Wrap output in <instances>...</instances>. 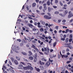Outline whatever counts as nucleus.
<instances>
[{
  "label": "nucleus",
  "instance_id": "obj_64",
  "mask_svg": "<svg viewBox=\"0 0 73 73\" xmlns=\"http://www.w3.org/2000/svg\"><path fill=\"white\" fill-rule=\"evenodd\" d=\"M46 70H44V72L43 73H47Z\"/></svg>",
  "mask_w": 73,
  "mask_h": 73
},
{
  "label": "nucleus",
  "instance_id": "obj_43",
  "mask_svg": "<svg viewBox=\"0 0 73 73\" xmlns=\"http://www.w3.org/2000/svg\"><path fill=\"white\" fill-rule=\"evenodd\" d=\"M39 53L40 54H41L42 55H44V54H43V53H42V52H39Z\"/></svg>",
  "mask_w": 73,
  "mask_h": 73
},
{
  "label": "nucleus",
  "instance_id": "obj_45",
  "mask_svg": "<svg viewBox=\"0 0 73 73\" xmlns=\"http://www.w3.org/2000/svg\"><path fill=\"white\" fill-rule=\"evenodd\" d=\"M40 38L41 40H45V38H43L42 37H40Z\"/></svg>",
  "mask_w": 73,
  "mask_h": 73
},
{
  "label": "nucleus",
  "instance_id": "obj_44",
  "mask_svg": "<svg viewBox=\"0 0 73 73\" xmlns=\"http://www.w3.org/2000/svg\"><path fill=\"white\" fill-rule=\"evenodd\" d=\"M58 0H55V3L56 4H57V3H58Z\"/></svg>",
  "mask_w": 73,
  "mask_h": 73
},
{
  "label": "nucleus",
  "instance_id": "obj_27",
  "mask_svg": "<svg viewBox=\"0 0 73 73\" xmlns=\"http://www.w3.org/2000/svg\"><path fill=\"white\" fill-rule=\"evenodd\" d=\"M11 60L12 62H13L14 60H15L14 59V58L13 57L11 58Z\"/></svg>",
  "mask_w": 73,
  "mask_h": 73
},
{
  "label": "nucleus",
  "instance_id": "obj_13",
  "mask_svg": "<svg viewBox=\"0 0 73 73\" xmlns=\"http://www.w3.org/2000/svg\"><path fill=\"white\" fill-rule=\"evenodd\" d=\"M62 58H63V57H64V58L65 57V58H67V57H68V55H62Z\"/></svg>",
  "mask_w": 73,
  "mask_h": 73
},
{
  "label": "nucleus",
  "instance_id": "obj_11",
  "mask_svg": "<svg viewBox=\"0 0 73 73\" xmlns=\"http://www.w3.org/2000/svg\"><path fill=\"white\" fill-rule=\"evenodd\" d=\"M9 70H10V71H11V72L12 73H15V71H14V70H13L11 68H9Z\"/></svg>",
  "mask_w": 73,
  "mask_h": 73
},
{
  "label": "nucleus",
  "instance_id": "obj_35",
  "mask_svg": "<svg viewBox=\"0 0 73 73\" xmlns=\"http://www.w3.org/2000/svg\"><path fill=\"white\" fill-rule=\"evenodd\" d=\"M68 46L69 48H70V49H72V46H71V45H69Z\"/></svg>",
  "mask_w": 73,
  "mask_h": 73
},
{
  "label": "nucleus",
  "instance_id": "obj_4",
  "mask_svg": "<svg viewBox=\"0 0 73 73\" xmlns=\"http://www.w3.org/2000/svg\"><path fill=\"white\" fill-rule=\"evenodd\" d=\"M69 15L68 16V17L69 18H70V17H72V16H73V14L72 13V12L69 11L68 13Z\"/></svg>",
  "mask_w": 73,
  "mask_h": 73
},
{
  "label": "nucleus",
  "instance_id": "obj_58",
  "mask_svg": "<svg viewBox=\"0 0 73 73\" xmlns=\"http://www.w3.org/2000/svg\"><path fill=\"white\" fill-rule=\"evenodd\" d=\"M47 14L48 16H50L51 14L50 13H47Z\"/></svg>",
  "mask_w": 73,
  "mask_h": 73
},
{
  "label": "nucleus",
  "instance_id": "obj_40",
  "mask_svg": "<svg viewBox=\"0 0 73 73\" xmlns=\"http://www.w3.org/2000/svg\"><path fill=\"white\" fill-rule=\"evenodd\" d=\"M23 42L25 43H27V41L23 39Z\"/></svg>",
  "mask_w": 73,
  "mask_h": 73
},
{
  "label": "nucleus",
  "instance_id": "obj_23",
  "mask_svg": "<svg viewBox=\"0 0 73 73\" xmlns=\"http://www.w3.org/2000/svg\"><path fill=\"white\" fill-rule=\"evenodd\" d=\"M36 3H34L32 4V7H35V6H36Z\"/></svg>",
  "mask_w": 73,
  "mask_h": 73
},
{
  "label": "nucleus",
  "instance_id": "obj_42",
  "mask_svg": "<svg viewBox=\"0 0 73 73\" xmlns=\"http://www.w3.org/2000/svg\"><path fill=\"white\" fill-rule=\"evenodd\" d=\"M3 68H4L5 69H7V67L6 66H4V65L3 66Z\"/></svg>",
  "mask_w": 73,
  "mask_h": 73
},
{
  "label": "nucleus",
  "instance_id": "obj_59",
  "mask_svg": "<svg viewBox=\"0 0 73 73\" xmlns=\"http://www.w3.org/2000/svg\"><path fill=\"white\" fill-rule=\"evenodd\" d=\"M50 32H52L53 31V30L52 29V28H50Z\"/></svg>",
  "mask_w": 73,
  "mask_h": 73
},
{
  "label": "nucleus",
  "instance_id": "obj_22",
  "mask_svg": "<svg viewBox=\"0 0 73 73\" xmlns=\"http://www.w3.org/2000/svg\"><path fill=\"white\" fill-rule=\"evenodd\" d=\"M56 42H55L53 44V46H54V47H55V46H56Z\"/></svg>",
  "mask_w": 73,
  "mask_h": 73
},
{
  "label": "nucleus",
  "instance_id": "obj_48",
  "mask_svg": "<svg viewBox=\"0 0 73 73\" xmlns=\"http://www.w3.org/2000/svg\"><path fill=\"white\" fill-rule=\"evenodd\" d=\"M66 42H68V38H67L66 39Z\"/></svg>",
  "mask_w": 73,
  "mask_h": 73
},
{
  "label": "nucleus",
  "instance_id": "obj_10",
  "mask_svg": "<svg viewBox=\"0 0 73 73\" xmlns=\"http://www.w3.org/2000/svg\"><path fill=\"white\" fill-rule=\"evenodd\" d=\"M28 53H29V54H30L28 55V56H32V55L33 53H32V52H31V51H29Z\"/></svg>",
  "mask_w": 73,
  "mask_h": 73
},
{
  "label": "nucleus",
  "instance_id": "obj_19",
  "mask_svg": "<svg viewBox=\"0 0 73 73\" xmlns=\"http://www.w3.org/2000/svg\"><path fill=\"white\" fill-rule=\"evenodd\" d=\"M48 11L49 12H50L51 11V9L50 7H48Z\"/></svg>",
  "mask_w": 73,
  "mask_h": 73
},
{
  "label": "nucleus",
  "instance_id": "obj_14",
  "mask_svg": "<svg viewBox=\"0 0 73 73\" xmlns=\"http://www.w3.org/2000/svg\"><path fill=\"white\" fill-rule=\"evenodd\" d=\"M47 4L48 5H50V0H48L47 1Z\"/></svg>",
  "mask_w": 73,
  "mask_h": 73
},
{
  "label": "nucleus",
  "instance_id": "obj_47",
  "mask_svg": "<svg viewBox=\"0 0 73 73\" xmlns=\"http://www.w3.org/2000/svg\"><path fill=\"white\" fill-rule=\"evenodd\" d=\"M53 7L55 9L57 8V7L56 6H53Z\"/></svg>",
  "mask_w": 73,
  "mask_h": 73
},
{
  "label": "nucleus",
  "instance_id": "obj_3",
  "mask_svg": "<svg viewBox=\"0 0 73 73\" xmlns=\"http://www.w3.org/2000/svg\"><path fill=\"white\" fill-rule=\"evenodd\" d=\"M44 18L45 19H46V20H49L50 19L52 18V17L48 15H45L44 16Z\"/></svg>",
  "mask_w": 73,
  "mask_h": 73
},
{
  "label": "nucleus",
  "instance_id": "obj_41",
  "mask_svg": "<svg viewBox=\"0 0 73 73\" xmlns=\"http://www.w3.org/2000/svg\"><path fill=\"white\" fill-rule=\"evenodd\" d=\"M9 62L10 65H12V62H11V61H9Z\"/></svg>",
  "mask_w": 73,
  "mask_h": 73
},
{
  "label": "nucleus",
  "instance_id": "obj_57",
  "mask_svg": "<svg viewBox=\"0 0 73 73\" xmlns=\"http://www.w3.org/2000/svg\"><path fill=\"white\" fill-rule=\"evenodd\" d=\"M39 68H40V69H41V68H44V67H43V66H39Z\"/></svg>",
  "mask_w": 73,
  "mask_h": 73
},
{
  "label": "nucleus",
  "instance_id": "obj_50",
  "mask_svg": "<svg viewBox=\"0 0 73 73\" xmlns=\"http://www.w3.org/2000/svg\"><path fill=\"white\" fill-rule=\"evenodd\" d=\"M20 46H23L24 45V44H23V43H21L20 44Z\"/></svg>",
  "mask_w": 73,
  "mask_h": 73
},
{
  "label": "nucleus",
  "instance_id": "obj_15",
  "mask_svg": "<svg viewBox=\"0 0 73 73\" xmlns=\"http://www.w3.org/2000/svg\"><path fill=\"white\" fill-rule=\"evenodd\" d=\"M41 60L42 61H45V62H46V59H45L44 58H42Z\"/></svg>",
  "mask_w": 73,
  "mask_h": 73
},
{
  "label": "nucleus",
  "instance_id": "obj_31",
  "mask_svg": "<svg viewBox=\"0 0 73 73\" xmlns=\"http://www.w3.org/2000/svg\"><path fill=\"white\" fill-rule=\"evenodd\" d=\"M73 40V38H70L69 40V42H72V41Z\"/></svg>",
  "mask_w": 73,
  "mask_h": 73
},
{
  "label": "nucleus",
  "instance_id": "obj_32",
  "mask_svg": "<svg viewBox=\"0 0 73 73\" xmlns=\"http://www.w3.org/2000/svg\"><path fill=\"white\" fill-rule=\"evenodd\" d=\"M69 38H72V37H73V36H72V35L70 34L69 36Z\"/></svg>",
  "mask_w": 73,
  "mask_h": 73
},
{
  "label": "nucleus",
  "instance_id": "obj_39",
  "mask_svg": "<svg viewBox=\"0 0 73 73\" xmlns=\"http://www.w3.org/2000/svg\"><path fill=\"white\" fill-rule=\"evenodd\" d=\"M16 58L18 60H20V59L18 56H16Z\"/></svg>",
  "mask_w": 73,
  "mask_h": 73
},
{
  "label": "nucleus",
  "instance_id": "obj_21",
  "mask_svg": "<svg viewBox=\"0 0 73 73\" xmlns=\"http://www.w3.org/2000/svg\"><path fill=\"white\" fill-rule=\"evenodd\" d=\"M21 53L23 54V55H25V56H27V54L26 52H22Z\"/></svg>",
  "mask_w": 73,
  "mask_h": 73
},
{
  "label": "nucleus",
  "instance_id": "obj_29",
  "mask_svg": "<svg viewBox=\"0 0 73 73\" xmlns=\"http://www.w3.org/2000/svg\"><path fill=\"white\" fill-rule=\"evenodd\" d=\"M68 32H69V29H66L65 32V33H68Z\"/></svg>",
  "mask_w": 73,
  "mask_h": 73
},
{
  "label": "nucleus",
  "instance_id": "obj_7",
  "mask_svg": "<svg viewBox=\"0 0 73 73\" xmlns=\"http://www.w3.org/2000/svg\"><path fill=\"white\" fill-rule=\"evenodd\" d=\"M27 25L29 26V27H30L31 28H35V26H33V25H32V24H27Z\"/></svg>",
  "mask_w": 73,
  "mask_h": 73
},
{
  "label": "nucleus",
  "instance_id": "obj_30",
  "mask_svg": "<svg viewBox=\"0 0 73 73\" xmlns=\"http://www.w3.org/2000/svg\"><path fill=\"white\" fill-rule=\"evenodd\" d=\"M50 57L51 58H53V55H50Z\"/></svg>",
  "mask_w": 73,
  "mask_h": 73
},
{
  "label": "nucleus",
  "instance_id": "obj_17",
  "mask_svg": "<svg viewBox=\"0 0 73 73\" xmlns=\"http://www.w3.org/2000/svg\"><path fill=\"white\" fill-rule=\"evenodd\" d=\"M68 13V11H67V10H65L64 11V15H66L67 13Z\"/></svg>",
  "mask_w": 73,
  "mask_h": 73
},
{
  "label": "nucleus",
  "instance_id": "obj_51",
  "mask_svg": "<svg viewBox=\"0 0 73 73\" xmlns=\"http://www.w3.org/2000/svg\"><path fill=\"white\" fill-rule=\"evenodd\" d=\"M37 54L36 53L35 54V57H36V58H37Z\"/></svg>",
  "mask_w": 73,
  "mask_h": 73
},
{
  "label": "nucleus",
  "instance_id": "obj_12",
  "mask_svg": "<svg viewBox=\"0 0 73 73\" xmlns=\"http://www.w3.org/2000/svg\"><path fill=\"white\" fill-rule=\"evenodd\" d=\"M40 23L42 24V25L45 24V22L42 21H40Z\"/></svg>",
  "mask_w": 73,
  "mask_h": 73
},
{
  "label": "nucleus",
  "instance_id": "obj_9",
  "mask_svg": "<svg viewBox=\"0 0 73 73\" xmlns=\"http://www.w3.org/2000/svg\"><path fill=\"white\" fill-rule=\"evenodd\" d=\"M39 63L41 65H42L45 64V63L41 62V60L39 61Z\"/></svg>",
  "mask_w": 73,
  "mask_h": 73
},
{
  "label": "nucleus",
  "instance_id": "obj_16",
  "mask_svg": "<svg viewBox=\"0 0 73 73\" xmlns=\"http://www.w3.org/2000/svg\"><path fill=\"white\" fill-rule=\"evenodd\" d=\"M35 68L37 72H40V69L39 68H37L36 67H35Z\"/></svg>",
  "mask_w": 73,
  "mask_h": 73
},
{
  "label": "nucleus",
  "instance_id": "obj_24",
  "mask_svg": "<svg viewBox=\"0 0 73 73\" xmlns=\"http://www.w3.org/2000/svg\"><path fill=\"white\" fill-rule=\"evenodd\" d=\"M14 62L16 65H17V64H18V62H17V61L16 60H15Z\"/></svg>",
  "mask_w": 73,
  "mask_h": 73
},
{
  "label": "nucleus",
  "instance_id": "obj_60",
  "mask_svg": "<svg viewBox=\"0 0 73 73\" xmlns=\"http://www.w3.org/2000/svg\"><path fill=\"white\" fill-rule=\"evenodd\" d=\"M21 64H22L23 65H25V63L23 62H21Z\"/></svg>",
  "mask_w": 73,
  "mask_h": 73
},
{
  "label": "nucleus",
  "instance_id": "obj_52",
  "mask_svg": "<svg viewBox=\"0 0 73 73\" xmlns=\"http://www.w3.org/2000/svg\"><path fill=\"white\" fill-rule=\"evenodd\" d=\"M26 73H31V72L27 71L26 72Z\"/></svg>",
  "mask_w": 73,
  "mask_h": 73
},
{
  "label": "nucleus",
  "instance_id": "obj_34",
  "mask_svg": "<svg viewBox=\"0 0 73 73\" xmlns=\"http://www.w3.org/2000/svg\"><path fill=\"white\" fill-rule=\"evenodd\" d=\"M32 40V39L31 38H29V42H31V40Z\"/></svg>",
  "mask_w": 73,
  "mask_h": 73
},
{
  "label": "nucleus",
  "instance_id": "obj_5",
  "mask_svg": "<svg viewBox=\"0 0 73 73\" xmlns=\"http://www.w3.org/2000/svg\"><path fill=\"white\" fill-rule=\"evenodd\" d=\"M50 62L48 61V62H47L45 64V66L46 67V68H48L49 65H50Z\"/></svg>",
  "mask_w": 73,
  "mask_h": 73
},
{
  "label": "nucleus",
  "instance_id": "obj_55",
  "mask_svg": "<svg viewBox=\"0 0 73 73\" xmlns=\"http://www.w3.org/2000/svg\"><path fill=\"white\" fill-rule=\"evenodd\" d=\"M70 62H71V61H68L66 63H67V64H69V63H70Z\"/></svg>",
  "mask_w": 73,
  "mask_h": 73
},
{
  "label": "nucleus",
  "instance_id": "obj_33",
  "mask_svg": "<svg viewBox=\"0 0 73 73\" xmlns=\"http://www.w3.org/2000/svg\"><path fill=\"white\" fill-rule=\"evenodd\" d=\"M40 31L41 32H42L44 31V29L42 28H41L40 29Z\"/></svg>",
  "mask_w": 73,
  "mask_h": 73
},
{
  "label": "nucleus",
  "instance_id": "obj_20",
  "mask_svg": "<svg viewBox=\"0 0 73 73\" xmlns=\"http://www.w3.org/2000/svg\"><path fill=\"white\" fill-rule=\"evenodd\" d=\"M33 31H38V29L35 28V27L33 28Z\"/></svg>",
  "mask_w": 73,
  "mask_h": 73
},
{
  "label": "nucleus",
  "instance_id": "obj_61",
  "mask_svg": "<svg viewBox=\"0 0 73 73\" xmlns=\"http://www.w3.org/2000/svg\"><path fill=\"white\" fill-rule=\"evenodd\" d=\"M22 29L23 31H25V28L24 27H23Z\"/></svg>",
  "mask_w": 73,
  "mask_h": 73
},
{
  "label": "nucleus",
  "instance_id": "obj_49",
  "mask_svg": "<svg viewBox=\"0 0 73 73\" xmlns=\"http://www.w3.org/2000/svg\"><path fill=\"white\" fill-rule=\"evenodd\" d=\"M28 18H29V19H31V20H33V18L31 17H28Z\"/></svg>",
  "mask_w": 73,
  "mask_h": 73
},
{
  "label": "nucleus",
  "instance_id": "obj_1",
  "mask_svg": "<svg viewBox=\"0 0 73 73\" xmlns=\"http://www.w3.org/2000/svg\"><path fill=\"white\" fill-rule=\"evenodd\" d=\"M23 68L25 70H29V69L31 70H33V68L31 66L29 65L27 67H23Z\"/></svg>",
  "mask_w": 73,
  "mask_h": 73
},
{
  "label": "nucleus",
  "instance_id": "obj_28",
  "mask_svg": "<svg viewBox=\"0 0 73 73\" xmlns=\"http://www.w3.org/2000/svg\"><path fill=\"white\" fill-rule=\"evenodd\" d=\"M27 10V11H29V7L27 5L26 7Z\"/></svg>",
  "mask_w": 73,
  "mask_h": 73
},
{
  "label": "nucleus",
  "instance_id": "obj_36",
  "mask_svg": "<svg viewBox=\"0 0 73 73\" xmlns=\"http://www.w3.org/2000/svg\"><path fill=\"white\" fill-rule=\"evenodd\" d=\"M60 4L61 6H62V5H63V4L62 3H61V1H60Z\"/></svg>",
  "mask_w": 73,
  "mask_h": 73
},
{
  "label": "nucleus",
  "instance_id": "obj_53",
  "mask_svg": "<svg viewBox=\"0 0 73 73\" xmlns=\"http://www.w3.org/2000/svg\"><path fill=\"white\" fill-rule=\"evenodd\" d=\"M69 49L68 48H67L66 49V52H69Z\"/></svg>",
  "mask_w": 73,
  "mask_h": 73
},
{
  "label": "nucleus",
  "instance_id": "obj_37",
  "mask_svg": "<svg viewBox=\"0 0 73 73\" xmlns=\"http://www.w3.org/2000/svg\"><path fill=\"white\" fill-rule=\"evenodd\" d=\"M61 19H59L58 21V23H60V22H61Z\"/></svg>",
  "mask_w": 73,
  "mask_h": 73
},
{
  "label": "nucleus",
  "instance_id": "obj_63",
  "mask_svg": "<svg viewBox=\"0 0 73 73\" xmlns=\"http://www.w3.org/2000/svg\"><path fill=\"white\" fill-rule=\"evenodd\" d=\"M25 7V5H23V7L22 8V9H24V7Z\"/></svg>",
  "mask_w": 73,
  "mask_h": 73
},
{
  "label": "nucleus",
  "instance_id": "obj_6",
  "mask_svg": "<svg viewBox=\"0 0 73 73\" xmlns=\"http://www.w3.org/2000/svg\"><path fill=\"white\" fill-rule=\"evenodd\" d=\"M32 47V48H34V49H35L36 50L37 52H38V49H37V48L36 47V46H35V45L33 44Z\"/></svg>",
  "mask_w": 73,
  "mask_h": 73
},
{
  "label": "nucleus",
  "instance_id": "obj_46",
  "mask_svg": "<svg viewBox=\"0 0 73 73\" xmlns=\"http://www.w3.org/2000/svg\"><path fill=\"white\" fill-rule=\"evenodd\" d=\"M17 41H18L19 42H21V39H17Z\"/></svg>",
  "mask_w": 73,
  "mask_h": 73
},
{
  "label": "nucleus",
  "instance_id": "obj_25",
  "mask_svg": "<svg viewBox=\"0 0 73 73\" xmlns=\"http://www.w3.org/2000/svg\"><path fill=\"white\" fill-rule=\"evenodd\" d=\"M58 28H59V27L58 26H56L55 27V29H56V30H58Z\"/></svg>",
  "mask_w": 73,
  "mask_h": 73
},
{
  "label": "nucleus",
  "instance_id": "obj_2",
  "mask_svg": "<svg viewBox=\"0 0 73 73\" xmlns=\"http://www.w3.org/2000/svg\"><path fill=\"white\" fill-rule=\"evenodd\" d=\"M44 49L43 48H42V52H44V51L49 52V48L48 47H46V48L44 47Z\"/></svg>",
  "mask_w": 73,
  "mask_h": 73
},
{
  "label": "nucleus",
  "instance_id": "obj_54",
  "mask_svg": "<svg viewBox=\"0 0 73 73\" xmlns=\"http://www.w3.org/2000/svg\"><path fill=\"white\" fill-rule=\"evenodd\" d=\"M62 23H65L66 22V20H63L62 21Z\"/></svg>",
  "mask_w": 73,
  "mask_h": 73
},
{
  "label": "nucleus",
  "instance_id": "obj_18",
  "mask_svg": "<svg viewBox=\"0 0 73 73\" xmlns=\"http://www.w3.org/2000/svg\"><path fill=\"white\" fill-rule=\"evenodd\" d=\"M29 58L31 60H33V57L32 56H30L29 57Z\"/></svg>",
  "mask_w": 73,
  "mask_h": 73
},
{
  "label": "nucleus",
  "instance_id": "obj_62",
  "mask_svg": "<svg viewBox=\"0 0 73 73\" xmlns=\"http://www.w3.org/2000/svg\"><path fill=\"white\" fill-rule=\"evenodd\" d=\"M67 56H69V55H70V53L69 52H68L67 53Z\"/></svg>",
  "mask_w": 73,
  "mask_h": 73
},
{
  "label": "nucleus",
  "instance_id": "obj_38",
  "mask_svg": "<svg viewBox=\"0 0 73 73\" xmlns=\"http://www.w3.org/2000/svg\"><path fill=\"white\" fill-rule=\"evenodd\" d=\"M55 14H58V13H59V12H58V11H56L54 13Z\"/></svg>",
  "mask_w": 73,
  "mask_h": 73
},
{
  "label": "nucleus",
  "instance_id": "obj_56",
  "mask_svg": "<svg viewBox=\"0 0 73 73\" xmlns=\"http://www.w3.org/2000/svg\"><path fill=\"white\" fill-rule=\"evenodd\" d=\"M42 6H40L39 7V9H42Z\"/></svg>",
  "mask_w": 73,
  "mask_h": 73
},
{
  "label": "nucleus",
  "instance_id": "obj_8",
  "mask_svg": "<svg viewBox=\"0 0 73 73\" xmlns=\"http://www.w3.org/2000/svg\"><path fill=\"white\" fill-rule=\"evenodd\" d=\"M23 67V65L22 64H21L19 65V67H18V69H22V67Z\"/></svg>",
  "mask_w": 73,
  "mask_h": 73
},
{
  "label": "nucleus",
  "instance_id": "obj_26",
  "mask_svg": "<svg viewBox=\"0 0 73 73\" xmlns=\"http://www.w3.org/2000/svg\"><path fill=\"white\" fill-rule=\"evenodd\" d=\"M37 61V58L36 57H35V58H34V62H36Z\"/></svg>",
  "mask_w": 73,
  "mask_h": 73
}]
</instances>
